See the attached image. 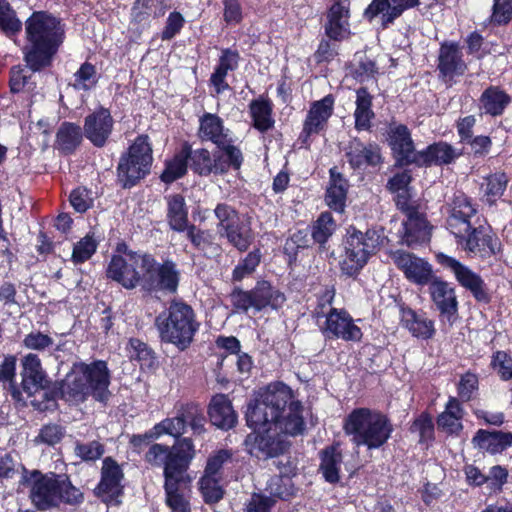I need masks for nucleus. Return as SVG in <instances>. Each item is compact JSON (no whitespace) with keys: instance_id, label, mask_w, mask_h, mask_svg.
<instances>
[{"instance_id":"f257e3e1","label":"nucleus","mask_w":512,"mask_h":512,"mask_svg":"<svg viewBox=\"0 0 512 512\" xmlns=\"http://www.w3.org/2000/svg\"><path fill=\"white\" fill-rule=\"evenodd\" d=\"M476 208L463 193H456L448 204L447 227L457 239V243L465 250L480 257L494 255L497 241L472 226L471 219L476 215Z\"/></svg>"},{"instance_id":"f03ea898","label":"nucleus","mask_w":512,"mask_h":512,"mask_svg":"<svg viewBox=\"0 0 512 512\" xmlns=\"http://www.w3.org/2000/svg\"><path fill=\"white\" fill-rule=\"evenodd\" d=\"M26 34L30 47L25 60L31 70L38 71L50 63L63 41L64 30L56 17L40 11L27 19Z\"/></svg>"},{"instance_id":"7ed1b4c3","label":"nucleus","mask_w":512,"mask_h":512,"mask_svg":"<svg viewBox=\"0 0 512 512\" xmlns=\"http://www.w3.org/2000/svg\"><path fill=\"white\" fill-rule=\"evenodd\" d=\"M110 374L107 363L102 360L90 364H73L60 386L62 398L68 402H83L88 395L103 401L107 397Z\"/></svg>"},{"instance_id":"20e7f679","label":"nucleus","mask_w":512,"mask_h":512,"mask_svg":"<svg viewBox=\"0 0 512 512\" xmlns=\"http://www.w3.org/2000/svg\"><path fill=\"white\" fill-rule=\"evenodd\" d=\"M27 482L30 486L29 499L38 511L50 510L61 503L79 505L84 501V494L67 476L33 470Z\"/></svg>"},{"instance_id":"39448f33","label":"nucleus","mask_w":512,"mask_h":512,"mask_svg":"<svg viewBox=\"0 0 512 512\" xmlns=\"http://www.w3.org/2000/svg\"><path fill=\"white\" fill-rule=\"evenodd\" d=\"M343 429L356 446L380 448L390 438L393 426L383 413L369 408H356L344 419Z\"/></svg>"},{"instance_id":"423d86ee","label":"nucleus","mask_w":512,"mask_h":512,"mask_svg":"<svg viewBox=\"0 0 512 512\" xmlns=\"http://www.w3.org/2000/svg\"><path fill=\"white\" fill-rule=\"evenodd\" d=\"M156 326L164 341L185 349L192 342L199 325L189 305L174 301L167 311L157 316Z\"/></svg>"},{"instance_id":"0eeeda50","label":"nucleus","mask_w":512,"mask_h":512,"mask_svg":"<svg viewBox=\"0 0 512 512\" xmlns=\"http://www.w3.org/2000/svg\"><path fill=\"white\" fill-rule=\"evenodd\" d=\"M378 245V237L373 230L362 232L354 227L347 230L344 251L340 259L341 271L347 276H355L367 264L369 257Z\"/></svg>"},{"instance_id":"6e6552de","label":"nucleus","mask_w":512,"mask_h":512,"mask_svg":"<svg viewBox=\"0 0 512 512\" xmlns=\"http://www.w3.org/2000/svg\"><path fill=\"white\" fill-rule=\"evenodd\" d=\"M152 148L148 137L141 135L130 146L126 155L120 158L117 171L118 180L124 188L134 186L150 171Z\"/></svg>"},{"instance_id":"1a4fd4ad","label":"nucleus","mask_w":512,"mask_h":512,"mask_svg":"<svg viewBox=\"0 0 512 512\" xmlns=\"http://www.w3.org/2000/svg\"><path fill=\"white\" fill-rule=\"evenodd\" d=\"M150 255L125 252L113 256L107 268V276L127 289L142 285V275L146 267H151Z\"/></svg>"},{"instance_id":"9d476101","label":"nucleus","mask_w":512,"mask_h":512,"mask_svg":"<svg viewBox=\"0 0 512 512\" xmlns=\"http://www.w3.org/2000/svg\"><path fill=\"white\" fill-rule=\"evenodd\" d=\"M185 425L182 405L175 417L162 420L143 435H134L131 439V443L134 446H148L153 441L167 434L175 439V443L171 448H193L194 444L190 438L179 439L184 431Z\"/></svg>"},{"instance_id":"9b49d317","label":"nucleus","mask_w":512,"mask_h":512,"mask_svg":"<svg viewBox=\"0 0 512 512\" xmlns=\"http://www.w3.org/2000/svg\"><path fill=\"white\" fill-rule=\"evenodd\" d=\"M437 262L446 269H449L457 282L466 290H468L476 300L488 301V289L482 277L470 269L468 266L462 264L457 259L448 256L444 253L436 254Z\"/></svg>"},{"instance_id":"f8f14e48","label":"nucleus","mask_w":512,"mask_h":512,"mask_svg":"<svg viewBox=\"0 0 512 512\" xmlns=\"http://www.w3.org/2000/svg\"><path fill=\"white\" fill-rule=\"evenodd\" d=\"M320 330L326 338L359 342L362 331L353 318L344 309L330 308L326 320L320 325Z\"/></svg>"},{"instance_id":"ddd939ff","label":"nucleus","mask_w":512,"mask_h":512,"mask_svg":"<svg viewBox=\"0 0 512 512\" xmlns=\"http://www.w3.org/2000/svg\"><path fill=\"white\" fill-rule=\"evenodd\" d=\"M271 410L266 405L264 398L258 393V396L248 406L246 419L248 425L253 429V433L248 435L246 443L252 439L257 442L258 448H267L268 443H263V433L269 432L272 426H277V417L270 415Z\"/></svg>"},{"instance_id":"4468645a","label":"nucleus","mask_w":512,"mask_h":512,"mask_svg":"<svg viewBox=\"0 0 512 512\" xmlns=\"http://www.w3.org/2000/svg\"><path fill=\"white\" fill-rule=\"evenodd\" d=\"M150 260L152 261L151 267H146L142 275V287L149 291L175 292L179 283V271L176 264L169 260L158 264L152 256H150Z\"/></svg>"},{"instance_id":"2eb2a0df","label":"nucleus","mask_w":512,"mask_h":512,"mask_svg":"<svg viewBox=\"0 0 512 512\" xmlns=\"http://www.w3.org/2000/svg\"><path fill=\"white\" fill-rule=\"evenodd\" d=\"M196 450H148L145 457L148 461L164 456V483H181L183 474L188 470L195 457Z\"/></svg>"},{"instance_id":"dca6fc26","label":"nucleus","mask_w":512,"mask_h":512,"mask_svg":"<svg viewBox=\"0 0 512 512\" xmlns=\"http://www.w3.org/2000/svg\"><path fill=\"white\" fill-rule=\"evenodd\" d=\"M397 205L406 213V220L402 221L397 232L400 243L411 247L427 242L430 239L431 228L424 215L400 200Z\"/></svg>"},{"instance_id":"f3484780","label":"nucleus","mask_w":512,"mask_h":512,"mask_svg":"<svg viewBox=\"0 0 512 512\" xmlns=\"http://www.w3.org/2000/svg\"><path fill=\"white\" fill-rule=\"evenodd\" d=\"M390 258L405 277L418 285H426L433 279L432 266L412 253L404 250L390 252Z\"/></svg>"},{"instance_id":"a211bd4d","label":"nucleus","mask_w":512,"mask_h":512,"mask_svg":"<svg viewBox=\"0 0 512 512\" xmlns=\"http://www.w3.org/2000/svg\"><path fill=\"white\" fill-rule=\"evenodd\" d=\"M429 284L432 301L440 311L442 319L447 320L449 325H452L456 320L458 312L455 289L450 283L434 277Z\"/></svg>"},{"instance_id":"6ab92c4d","label":"nucleus","mask_w":512,"mask_h":512,"mask_svg":"<svg viewBox=\"0 0 512 512\" xmlns=\"http://www.w3.org/2000/svg\"><path fill=\"white\" fill-rule=\"evenodd\" d=\"M420 0H376L371 2L364 11V16L372 20L378 15L384 26L392 24L406 10L418 6Z\"/></svg>"},{"instance_id":"aec40b11","label":"nucleus","mask_w":512,"mask_h":512,"mask_svg":"<svg viewBox=\"0 0 512 512\" xmlns=\"http://www.w3.org/2000/svg\"><path fill=\"white\" fill-rule=\"evenodd\" d=\"M389 142L399 165H417L420 151L414 149L410 131L405 125H397L390 129Z\"/></svg>"},{"instance_id":"412c9836","label":"nucleus","mask_w":512,"mask_h":512,"mask_svg":"<svg viewBox=\"0 0 512 512\" xmlns=\"http://www.w3.org/2000/svg\"><path fill=\"white\" fill-rule=\"evenodd\" d=\"M438 70L449 81L466 72L467 64L463 60V53L458 43L444 42L441 44L438 55Z\"/></svg>"},{"instance_id":"4be33fe9","label":"nucleus","mask_w":512,"mask_h":512,"mask_svg":"<svg viewBox=\"0 0 512 512\" xmlns=\"http://www.w3.org/2000/svg\"><path fill=\"white\" fill-rule=\"evenodd\" d=\"M22 388L30 396L48 385L47 375L38 355L28 353L21 360Z\"/></svg>"},{"instance_id":"5701e85b","label":"nucleus","mask_w":512,"mask_h":512,"mask_svg":"<svg viewBox=\"0 0 512 512\" xmlns=\"http://www.w3.org/2000/svg\"><path fill=\"white\" fill-rule=\"evenodd\" d=\"M350 1L335 0L327 14L325 32L334 40H342L350 34Z\"/></svg>"},{"instance_id":"b1692460","label":"nucleus","mask_w":512,"mask_h":512,"mask_svg":"<svg viewBox=\"0 0 512 512\" xmlns=\"http://www.w3.org/2000/svg\"><path fill=\"white\" fill-rule=\"evenodd\" d=\"M113 119L107 109L101 108L88 115L84 123V135L95 146L102 147L112 132Z\"/></svg>"},{"instance_id":"393cba45","label":"nucleus","mask_w":512,"mask_h":512,"mask_svg":"<svg viewBox=\"0 0 512 512\" xmlns=\"http://www.w3.org/2000/svg\"><path fill=\"white\" fill-rule=\"evenodd\" d=\"M124 477L123 471L119 464L111 457L103 460L101 469V478L96 486L98 496H107L114 499L122 494L121 481Z\"/></svg>"},{"instance_id":"a878e982","label":"nucleus","mask_w":512,"mask_h":512,"mask_svg":"<svg viewBox=\"0 0 512 512\" xmlns=\"http://www.w3.org/2000/svg\"><path fill=\"white\" fill-rule=\"evenodd\" d=\"M198 136L202 141H210L216 146H226L233 142L231 132L216 114L204 113L199 119Z\"/></svg>"},{"instance_id":"bb28decb","label":"nucleus","mask_w":512,"mask_h":512,"mask_svg":"<svg viewBox=\"0 0 512 512\" xmlns=\"http://www.w3.org/2000/svg\"><path fill=\"white\" fill-rule=\"evenodd\" d=\"M333 109L334 98L332 95H327L321 100L313 102L306 116L302 133L306 137L319 133L331 117Z\"/></svg>"},{"instance_id":"cd10ccee","label":"nucleus","mask_w":512,"mask_h":512,"mask_svg":"<svg viewBox=\"0 0 512 512\" xmlns=\"http://www.w3.org/2000/svg\"><path fill=\"white\" fill-rule=\"evenodd\" d=\"M208 415L213 425L221 429H231L237 422V414L233 409L229 398L224 394H217L212 397Z\"/></svg>"},{"instance_id":"c85d7f7f","label":"nucleus","mask_w":512,"mask_h":512,"mask_svg":"<svg viewBox=\"0 0 512 512\" xmlns=\"http://www.w3.org/2000/svg\"><path fill=\"white\" fill-rule=\"evenodd\" d=\"M345 155L352 168L375 166L381 161L380 150L376 145H365L357 139L349 142Z\"/></svg>"},{"instance_id":"c756f323","label":"nucleus","mask_w":512,"mask_h":512,"mask_svg":"<svg viewBox=\"0 0 512 512\" xmlns=\"http://www.w3.org/2000/svg\"><path fill=\"white\" fill-rule=\"evenodd\" d=\"M401 323L413 337L428 340L435 334L434 321L409 307L401 308Z\"/></svg>"},{"instance_id":"7c9ffc66","label":"nucleus","mask_w":512,"mask_h":512,"mask_svg":"<svg viewBox=\"0 0 512 512\" xmlns=\"http://www.w3.org/2000/svg\"><path fill=\"white\" fill-rule=\"evenodd\" d=\"M260 394L264 398L266 405L271 410V416L279 419L286 405L292 400L293 393L289 386L283 382H274L267 385Z\"/></svg>"},{"instance_id":"2f4dec72","label":"nucleus","mask_w":512,"mask_h":512,"mask_svg":"<svg viewBox=\"0 0 512 512\" xmlns=\"http://www.w3.org/2000/svg\"><path fill=\"white\" fill-rule=\"evenodd\" d=\"M461 155L451 145L445 142L434 143L420 151L418 166L446 165L452 163Z\"/></svg>"},{"instance_id":"473e14b6","label":"nucleus","mask_w":512,"mask_h":512,"mask_svg":"<svg viewBox=\"0 0 512 512\" xmlns=\"http://www.w3.org/2000/svg\"><path fill=\"white\" fill-rule=\"evenodd\" d=\"M239 59V53L236 51H232L230 49H224L222 51L219 63L210 77V83L217 94H220L229 88L225 78L229 71L237 69Z\"/></svg>"},{"instance_id":"72a5a7b5","label":"nucleus","mask_w":512,"mask_h":512,"mask_svg":"<svg viewBox=\"0 0 512 512\" xmlns=\"http://www.w3.org/2000/svg\"><path fill=\"white\" fill-rule=\"evenodd\" d=\"M256 457L271 461V465L279 470L280 475L295 476L298 470L296 450H258Z\"/></svg>"},{"instance_id":"f704fd0d","label":"nucleus","mask_w":512,"mask_h":512,"mask_svg":"<svg viewBox=\"0 0 512 512\" xmlns=\"http://www.w3.org/2000/svg\"><path fill=\"white\" fill-rule=\"evenodd\" d=\"M254 300V311L259 312L267 307L278 309L286 298L282 292L274 289L267 281H260L252 289Z\"/></svg>"},{"instance_id":"c9c22d12","label":"nucleus","mask_w":512,"mask_h":512,"mask_svg":"<svg viewBox=\"0 0 512 512\" xmlns=\"http://www.w3.org/2000/svg\"><path fill=\"white\" fill-rule=\"evenodd\" d=\"M219 151L213 154V167L215 174H223L230 168L238 170L243 162L241 150L233 144L226 143V146H217Z\"/></svg>"},{"instance_id":"e433bc0d","label":"nucleus","mask_w":512,"mask_h":512,"mask_svg":"<svg viewBox=\"0 0 512 512\" xmlns=\"http://www.w3.org/2000/svg\"><path fill=\"white\" fill-rule=\"evenodd\" d=\"M319 469L325 482L335 485L340 481L341 464L343 461L341 450H321L319 453Z\"/></svg>"},{"instance_id":"4c0bfd02","label":"nucleus","mask_w":512,"mask_h":512,"mask_svg":"<svg viewBox=\"0 0 512 512\" xmlns=\"http://www.w3.org/2000/svg\"><path fill=\"white\" fill-rule=\"evenodd\" d=\"M463 409L459 400L450 397L445 410L438 416L437 424L440 429L449 434H457L462 429Z\"/></svg>"},{"instance_id":"58836bf2","label":"nucleus","mask_w":512,"mask_h":512,"mask_svg":"<svg viewBox=\"0 0 512 512\" xmlns=\"http://www.w3.org/2000/svg\"><path fill=\"white\" fill-rule=\"evenodd\" d=\"M511 101L510 96L496 86L487 88L480 97L481 109L491 116L501 115Z\"/></svg>"},{"instance_id":"ea45409f","label":"nucleus","mask_w":512,"mask_h":512,"mask_svg":"<svg viewBox=\"0 0 512 512\" xmlns=\"http://www.w3.org/2000/svg\"><path fill=\"white\" fill-rule=\"evenodd\" d=\"M330 185L326 191L327 205L337 212H343L347 194V182L334 169H330Z\"/></svg>"},{"instance_id":"a19ab883","label":"nucleus","mask_w":512,"mask_h":512,"mask_svg":"<svg viewBox=\"0 0 512 512\" xmlns=\"http://www.w3.org/2000/svg\"><path fill=\"white\" fill-rule=\"evenodd\" d=\"M272 109V103L263 98L253 100L249 104L253 126L260 132H266L274 126Z\"/></svg>"},{"instance_id":"79ce46f5","label":"nucleus","mask_w":512,"mask_h":512,"mask_svg":"<svg viewBox=\"0 0 512 512\" xmlns=\"http://www.w3.org/2000/svg\"><path fill=\"white\" fill-rule=\"evenodd\" d=\"M168 222L170 227L176 231H184L188 223V211L182 195L175 194L167 197Z\"/></svg>"},{"instance_id":"37998d69","label":"nucleus","mask_w":512,"mask_h":512,"mask_svg":"<svg viewBox=\"0 0 512 512\" xmlns=\"http://www.w3.org/2000/svg\"><path fill=\"white\" fill-rule=\"evenodd\" d=\"M356 109L354 112L355 128L357 130H368L371 120L374 118L372 111V98L366 89H358L356 92Z\"/></svg>"},{"instance_id":"c03bdc74","label":"nucleus","mask_w":512,"mask_h":512,"mask_svg":"<svg viewBox=\"0 0 512 512\" xmlns=\"http://www.w3.org/2000/svg\"><path fill=\"white\" fill-rule=\"evenodd\" d=\"M472 442L477 448H506L512 446V433L478 430Z\"/></svg>"},{"instance_id":"a18cd8bd","label":"nucleus","mask_w":512,"mask_h":512,"mask_svg":"<svg viewBox=\"0 0 512 512\" xmlns=\"http://www.w3.org/2000/svg\"><path fill=\"white\" fill-rule=\"evenodd\" d=\"M82 133L79 126L72 123H63L58 132L56 145L63 153H72L81 143Z\"/></svg>"},{"instance_id":"49530a36","label":"nucleus","mask_w":512,"mask_h":512,"mask_svg":"<svg viewBox=\"0 0 512 512\" xmlns=\"http://www.w3.org/2000/svg\"><path fill=\"white\" fill-rule=\"evenodd\" d=\"M288 414L283 418L282 421L278 422L277 425L280 426V429L283 430L286 434L295 436L301 434L304 430V420H303V406L299 401H291L288 406Z\"/></svg>"},{"instance_id":"de8ad7c7","label":"nucleus","mask_w":512,"mask_h":512,"mask_svg":"<svg viewBox=\"0 0 512 512\" xmlns=\"http://www.w3.org/2000/svg\"><path fill=\"white\" fill-rule=\"evenodd\" d=\"M190 155V148L184 147L173 159L167 161L161 179L165 183H172L182 177L187 171V160Z\"/></svg>"},{"instance_id":"09e8293b","label":"nucleus","mask_w":512,"mask_h":512,"mask_svg":"<svg viewBox=\"0 0 512 512\" xmlns=\"http://www.w3.org/2000/svg\"><path fill=\"white\" fill-rule=\"evenodd\" d=\"M165 504L171 512H191L190 501L180 491V483H164Z\"/></svg>"},{"instance_id":"8fccbe9b","label":"nucleus","mask_w":512,"mask_h":512,"mask_svg":"<svg viewBox=\"0 0 512 512\" xmlns=\"http://www.w3.org/2000/svg\"><path fill=\"white\" fill-rule=\"evenodd\" d=\"M221 477L201 476L198 485L202 499L207 505L219 503L225 495L224 488L220 485Z\"/></svg>"},{"instance_id":"3c124183","label":"nucleus","mask_w":512,"mask_h":512,"mask_svg":"<svg viewBox=\"0 0 512 512\" xmlns=\"http://www.w3.org/2000/svg\"><path fill=\"white\" fill-rule=\"evenodd\" d=\"M291 475H279L273 477L269 484V497L278 498L282 501H289L296 496L297 488L294 485Z\"/></svg>"},{"instance_id":"603ef678","label":"nucleus","mask_w":512,"mask_h":512,"mask_svg":"<svg viewBox=\"0 0 512 512\" xmlns=\"http://www.w3.org/2000/svg\"><path fill=\"white\" fill-rule=\"evenodd\" d=\"M336 230V223L329 212H323L314 222L312 237L319 243L324 244Z\"/></svg>"},{"instance_id":"864d4df0","label":"nucleus","mask_w":512,"mask_h":512,"mask_svg":"<svg viewBox=\"0 0 512 512\" xmlns=\"http://www.w3.org/2000/svg\"><path fill=\"white\" fill-rule=\"evenodd\" d=\"M21 21L7 0H0V28L6 34H14L21 30Z\"/></svg>"},{"instance_id":"5fc2aeb1","label":"nucleus","mask_w":512,"mask_h":512,"mask_svg":"<svg viewBox=\"0 0 512 512\" xmlns=\"http://www.w3.org/2000/svg\"><path fill=\"white\" fill-rule=\"evenodd\" d=\"M97 241L93 234H87L80 239L73 248L72 260L74 263H83L96 252Z\"/></svg>"},{"instance_id":"6e6d98bb","label":"nucleus","mask_w":512,"mask_h":512,"mask_svg":"<svg viewBox=\"0 0 512 512\" xmlns=\"http://www.w3.org/2000/svg\"><path fill=\"white\" fill-rule=\"evenodd\" d=\"M189 158L191 159L192 169L200 175H208L214 173L213 156L206 149L190 150Z\"/></svg>"},{"instance_id":"4d7b16f0","label":"nucleus","mask_w":512,"mask_h":512,"mask_svg":"<svg viewBox=\"0 0 512 512\" xmlns=\"http://www.w3.org/2000/svg\"><path fill=\"white\" fill-rule=\"evenodd\" d=\"M225 235L229 242L240 251H245L251 244L252 234L251 230L246 226H235L226 229Z\"/></svg>"},{"instance_id":"13d9d810","label":"nucleus","mask_w":512,"mask_h":512,"mask_svg":"<svg viewBox=\"0 0 512 512\" xmlns=\"http://www.w3.org/2000/svg\"><path fill=\"white\" fill-rule=\"evenodd\" d=\"M74 87L78 90H89L97 83V73L94 65L84 63L74 74Z\"/></svg>"},{"instance_id":"bf43d9fd","label":"nucleus","mask_w":512,"mask_h":512,"mask_svg":"<svg viewBox=\"0 0 512 512\" xmlns=\"http://www.w3.org/2000/svg\"><path fill=\"white\" fill-rule=\"evenodd\" d=\"M185 424L189 423L194 434L200 435L205 431V417L199 406L193 403L183 405Z\"/></svg>"},{"instance_id":"052dcab7","label":"nucleus","mask_w":512,"mask_h":512,"mask_svg":"<svg viewBox=\"0 0 512 512\" xmlns=\"http://www.w3.org/2000/svg\"><path fill=\"white\" fill-rule=\"evenodd\" d=\"M231 450H217V453L207 459L203 476L216 477L223 466L232 459Z\"/></svg>"},{"instance_id":"680f3d73","label":"nucleus","mask_w":512,"mask_h":512,"mask_svg":"<svg viewBox=\"0 0 512 512\" xmlns=\"http://www.w3.org/2000/svg\"><path fill=\"white\" fill-rule=\"evenodd\" d=\"M411 432L417 434L420 444H427L432 439L434 426L432 418L427 414L420 415L411 425Z\"/></svg>"},{"instance_id":"e2e57ef3","label":"nucleus","mask_w":512,"mask_h":512,"mask_svg":"<svg viewBox=\"0 0 512 512\" xmlns=\"http://www.w3.org/2000/svg\"><path fill=\"white\" fill-rule=\"evenodd\" d=\"M512 19V0H493L490 22L497 25L507 24Z\"/></svg>"},{"instance_id":"0e129e2a","label":"nucleus","mask_w":512,"mask_h":512,"mask_svg":"<svg viewBox=\"0 0 512 512\" xmlns=\"http://www.w3.org/2000/svg\"><path fill=\"white\" fill-rule=\"evenodd\" d=\"M478 390V377L471 372H466L460 377L457 385L459 398L464 401H470Z\"/></svg>"},{"instance_id":"69168bd1","label":"nucleus","mask_w":512,"mask_h":512,"mask_svg":"<svg viewBox=\"0 0 512 512\" xmlns=\"http://www.w3.org/2000/svg\"><path fill=\"white\" fill-rule=\"evenodd\" d=\"M259 251L250 252L233 270V279L241 281L248 275L252 274L259 265Z\"/></svg>"},{"instance_id":"338daca9","label":"nucleus","mask_w":512,"mask_h":512,"mask_svg":"<svg viewBox=\"0 0 512 512\" xmlns=\"http://www.w3.org/2000/svg\"><path fill=\"white\" fill-rule=\"evenodd\" d=\"M276 500L262 493L254 492L245 505L244 512H271Z\"/></svg>"},{"instance_id":"774afa93","label":"nucleus","mask_w":512,"mask_h":512,"mask_svg":"<svg viewBox=\"0 0 512 512\" xmlns=\"http://www.w3.org/2000/svg\"><path fill=\"white\" fill-rule=\"evenodd\" d=\"M54 340L47 334L40 331H32L27 334L23 339V345L27 349L43 351L52 346Z\"/></svg>"}]
</instances>
